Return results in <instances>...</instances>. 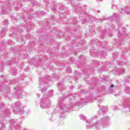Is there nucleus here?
Listing matches in <instances>:
<instances>
[{"mask_svg":"<svg viewBox=\"0 0 130 130\" xmlns=\"http://www.w3.org/2000/svg\"><path fill=\"white\" fill-rule=\"evenodd\" d=\"M109 120H110V118L109 117H104L100 120L96 121L93 126H95L97 129H102V128L108 127L109 126Z\"/></svg>","mask_w":130,"mask_h":130,"instance_id":"1","label":"nucleus"},{"mask_svg":"<svg viewBox=\"0 0 130 130\" xmlns=\"http://www.w3.org/2000/svg\"><path fill=\"white\" fill-rule=\"evenodd\" d=\"M50 104V102L48 101V100H46L45 103H41V107L42 108H47L48 107V105Z\"/></svg>","mask_w":130,"mask_h":130,"instance_id":"2","label":"nucleus"},{"mask_svg":"<svg viewBox=\"0 0 130 130\" xmlns=\"http://www.w3.org/2000/svg\"><path fill=\"white\" fill-rule=\"evenodd\" d=\"M59 107L61 108V109L60 110V112L61 113H64L66 111H68L66 106H61V105H59Z\"/></svg>","mask_w":130,"mask_h":130,"instance_id":"3","label":"nucleus"},{"mask_svg":"<svg viewBox=\"0 0 130 130\" xmlns=\"http://www.w3.org/2000/svg\"><path fill=\"white\" fill-rule=\"evenodd\" d=\"M125 32V28H122L121 29H120L118 31V35H121L122 33H124Z\"/></svg>","mask_w":130,"mask_h":130,"instance_id":"4","label":"nucleus"},{"mask_svg":"<svg viewBox=\"0 0 130 130\" xmlns=\"http://www.w3.org/2000/svg\"><path fill=\"white\" fill-rule=\"evenodd\" d=\"M102 111H103V112L107 111V107H103L102 108Z\"/></svg>","mask_w":130,"mask_h":130,"instance_id":"5","label":"nucleus"},{"mask_svg":"<svg viewBox=\"0 0 130 130\" xmlns=\"http://www.w3.org/2000/svg\"><path fill=\"white\" fill-rule=\"evenodd\" d=\"M125 91L126 93H130V87H126L125 89Z\"/></svg>","mask_w":130,"mask_h":130,"instance_id":"6","label":"nucleus"},{"mask_svg":"<svg viewBox=\"0 0 130 130\" xmlns=\"http://www.w3.org/2000/svg\"><path fill=\"white\" fill-rule=\"evenodd\" d=\"M80 118L82 120H85V119H86V117H85V116L82 115H80Z\"/></svg>","mask_w":130,"mask_h":130,"instance_id":"7","label":"nucleus"},{"mask_svg":"<svg viewBox=\"0 0 130 130\" xmlns=\"http://www.w3.org/2000/svg\"><path fill=\"white\" fill-rule=\"evenodd\" d=\"M87 122L88 123V124H87L86 127L87 128L89 127H92V126L90 125V124H91V122L89 121H87Z\"/></svg>","mask_w":130,"mask_h":130,"instance_id":"8","label":"nucleus"},{"mask_svg":"<svg viewBox=\"0 0 130 130\" xmlns=\"http://www.w3.org/2000/svg\"><path fill=\"white\" fill-rule=\"evenodd\" d=\"M41 84H43V85H44V88H47V87H48V84L47 83H41Z\"/></svg>","mask_w":130,"mask_h":130,"instance_id":"9","label":"nucleus"},{"mask_svg":"<svg viewBox=\"0 0 130 130\" xmlns=\"http://www.w3.org/2000/svg\"><path fill=\"white\" fill-rule=\"evenodd\" d=\"M16 105L17 106V107H20V105H21V103L20 102H17L16 103Z\"/></svg>","mask_w":130,"mask_h":130,"instance_id":"10","label":"nucleus"},{"mask_svg":"<svg viewBox=\"0 0 130 130\" xmlns=\"http://www.w3.org/2000/svg\"><path fill=\"white\" fill-rule=\"evenodd\" d=\"M18 112L19 113L21 114V113H23V112H24V111H23L20 110H19V111H18Z\"/></svg>","mask_w":130,"mask_h":130,"instance_id":"11","label":"nucleus"},{"mask_svg":"<svg viewBox=\"0 0 130 130\" xmlns=\"http://www.w3.org/2000/svg\"><path fill=\"white\" fill-rule=\"evenodd\" d=\"M42 92H44V91H46V88H42L41 89Z\"/></svg>","mask_w":130,"mask_h":130,"instance_id":"12","label":"nucleus"},{"mask_svg":"<svg viewBox=\"0 0 130 130\" xmlns=\"http://www.w3.org/2000/svg\"><path fill=\"white\" fill-rule=\"evenodd\" d=\"M94 117H95V118H94ZM95 119H97V117L95 116H94V117H92V119H95Z\"/></svg>","mask_w":130,"mask_h":130,"instance_id":"13","label":"nucleus"},{"mask_svg":"<svg viewBox=\"0 0 130 130\" xmlns=\"http://www.w3.org/2000/svg\"><path fill=\"white\" fill-rule=\"evenodd\" d=\"M49 96H52V92H50V94H49Z\"/></svg>","mask_w":130,"mask_h":130,"instance_id":"14","label":"nucleus"},{"mask_svg":"<svg viewBox=\"0 0 130 130\" xmlns=\"http://www.w3.org/2000/svg\"><path fill=\"white\" fill-rule=\"evenodd\" d=\"M110 87L111 88H113L114 87V85L113 84L111 85Z\"/></svg>","mask_w":130,"mask_h":130,"instance_id":"15","label":"nucleus"},{"mask_svg":"<svg viewBox=\"0 0 130 130\" xmlns=\"http://www.w3.org/2000/svg\"><path fill=\"white\" fill-rule=\"evenodd\" d=\"M30 69L28 68L27 69H26L25 71L26 72H28V71H29Z\"/></svg>","mask_w":130,"mask_h":130,"instance_id":"16","label":"nucleus"},{"mask_svg":"<svg viewBox=\"0 0 130 130\" xmlns=\"http://www.w3.org/2000/svg\"><path fill=\"white\" fill-rule=\"evenodd\" d=\"M70 88H71V89H74V86H71Z\"/></svg>","mask_w":130,"mask_h":130,"instance_id":"17","label":"nucleus"},{"mask_svg":"<svg viewBox=\"0 0 130 130\" xmlns=\"http://www.w3.org/2000/svg\"><path fill=\"white\" fill-rule=\"evenodd\" d=\"M5 25H8V23H5V24H4Z\"/></svg>","mask_w":130,"mask_h":130,"instance_id":"18","label":"nucleus"},{"mask_svg":"<svg viewBox=\"0 0 130 130\" xmlns=\"http://www.w3.org/2000/svg\"><path fill=\"white\" fill-rule=\"evenodd\" d=\"M58 103L59 104V102H58Z\"/></svg>","mask_w":130,"mask_h":130,"instance_id":"19","label":"nucleus"},{"mask_svg":"<svg viewBox=\"0 0 130 130\" xmlns=\"http://www.w3.org/2000/svg\"><path fill=\"white\" fill-rule=\"evenodd\" d=\"M71 108H73V107H71Z\"/></svg>","mask_w":130,"mask_h":130,"instance_id":"20","label":"nucleus"}]
</instances>
